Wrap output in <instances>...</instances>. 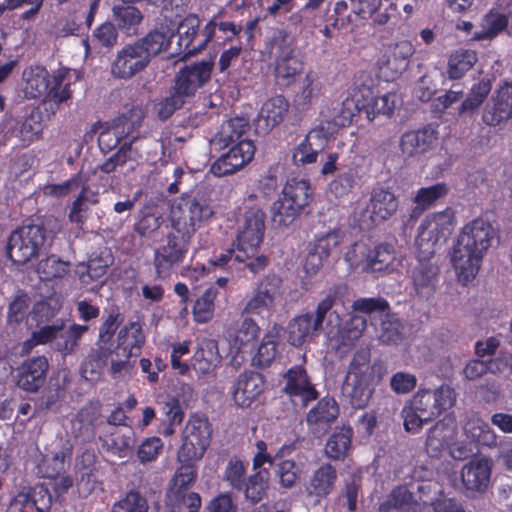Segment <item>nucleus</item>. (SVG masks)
Listing matches in <instances>:
<instances>
[{"label":"nucleus","instance_id":"nucleus-1","mask_svg":"<svg viewBox=\"0 0 512 512\" xmlns=\"http://www.w3.org/2000/svg\"><path fill=\"white\" fill-rule=\"evenodd\" d=\"M346 291L347 286L344 284L330 287L326 296L318 302L314 313H303L291 319L286 328L288 342L300 347L311 342L322 329H325L338 350L343 348L346 351L352 348L365 330L367 321L362 316L353 315L341 325L339 313L332 308Z\"/></svg>","mask_w":512,"mask_h":512},{"label":"nucleus","instance_id":"nucleus-2","mask_svg":"<svg viewBox=\"0 0 512 512\" xmlns=\"http://www.w3.org/2000/svg\"><path fill=\"white\" fill-rule=\"evenodd\" d=\"M494 237V228L482 218L474 219L462 228L451 258L460 283L465 285L476 277Z\"/></svg>","mask_w":512,"mask_h":512},{"label":"nucleus","instance_id":"nucleus-3","mask_svg":"<svg viewBox=\"0 0 512 512\" xmlns=\"http://www.w3.org/2000/svg\"><path fill=\"white\" fill-rule=\"evenodd\" d=\"M387 374L384 362L377 360L371 363V351L368 347L359 348L349 364L342 393L349 398L350 404L356 409L365 408L374 393L375 385Z\"/></svg>","mask_w":512,"mask_h":512},{"label":"nucleus","instance_id":"nucleus-4","mask_svg":"<svg viewBox=\"0 0 512 512\" xmlns=\"http://www.w3.org/2000/svg\"><path fill=\"white\" fill-rule=\"evenodd\" d=\"M172 37L173 32L169 29H155L135 42L124 45L112 62V75L129 79L143 71L153 57L168 50Z\"/></svg>","mask_w":512,"mask_h":512},{"label":"nucleus","instance_id":"nucleus-5","mask_svg":"<svg viewBox=\"0 0 512 512\" xmlns=\"http://www.w3.org/2000/svg\"><path fill=\"white\" fill-rule=\"evenodd\" d=\"M457 393L449 385L435 389H419L402 408L401 415L407 432H419L425 423L451 409Z\"/></svg>","mask_w":512,"mask_h":512},{"label":"nucleus","instance_id":"nucleus-6","mask_svg":"<svg viewBox=\"0 0 512 512\" xmlns=\"http://www.w3.org/2000/svg\"><path fill=\"white\" fill-rule=\"evenodd\" d=\"M265 232V213L261 208H247L238 221L234 246L237 247L236 260L246 262L245 266L254 274L262 271L268 263L264 255H257Z\"/></svg>","mask_w":512,"mask_h":512},{"label":"nucleus","instance_id":"nucleus-7","mask_svg":"<svg viewBox=\"0 0 512 512\" xmlns=\"http://www.w3.org/2000/svg\"><path fill=\"white\" fill-rule=\"evenodd\" d=\"M213 214L212 207L205 199L183 196L171 208L173 231L191 238L197 228Z\"/></svg>","mask_w":512,"mask_h":512},{"label":"nucleus","instance_id":"nucleus-8","mask_svg":"<svg viewBox=\"0 0 512 512\" xmlns=\"http://www.w3.org/2000/svg\"><path fill=\"white\" fill-rule=\"evenodd\" d=\"M46 242V230L41 224L23 225L12 232L7 254L15 264H25L39 256Z\"/></svg>","mask_w":512,"mask_h":512},{"label":"nucleus","instance_id":"nucleus-9","mask_svg":"<svg viewBox=\"0 0 512 512\" xmlns=\"http://www.w3.org/2000/svg\"><path fill=\"white\" fill-rule=\"evenodd\" d=\"M211 434V425L206 419L191 417L183 432V443L177 453L178 461L200 460L210 444Z\"/></svg>","mask_w":512,"mask_h":512},{"label":"nucleus","instance_id":"nucleus-10","mask_svg":"<svg viewBox=\"0 0 512 512\" xmlns=\"http://www.w3.org/2000/svg\"><path fill=\"white\" fill-rule=\"evenodd\" d=\"M191 238L177 234L172 230L167 236L166 243L154 252V268L158 278L170 277L174 268L185 258Z\"/></svg>","mask_w":512,"mask_h":512},{"label":"nucleus","instance_id":"nucleus-11","mask_svg":"<svg viewBox=\"0 0 512 512\" xmlns=\"http://www.w3.org/2000/svg\"><path fill=\"white\" fill-rule=\"evenodd\" d=\"M364 92H366V99L360 103L359 99H354L357 97V94L354 95L352 99L346 98L343 102V119H351L354 116L355 110L364 111L366 113L367 118L372 121L378 115H392L396 104H397V95L395 93H386L381 96H373L369 89H364L361 91V95L364 96Z\"/></svg>","mask_w":512,"mask_h":512},{"label":"nucleus","instance_id":"nucleus-12","mask_svg":"<svg viewBox=\"0 0 512 512\" xmlns=\"http://www.w3.org/2000/svg\"><path fill=\"white\" fill-rule=\"evenodd\" d=\"M282 297V279L277 275H267L254 289L245 303L242 313L261 315L275 308L276 302Z\"/></svg>","mask_w":512,"mask_h":512},{"label":"nucleus","instance_id":"nucleus-13","mask_svg":"<svg viewBox=\"0 0 512 512\" xmlns=\"http://www.w3.org/2000/svg\"><path fill=\"white\" fill-rule=\"evenodd\" d=\"M409 278L415 296L430 300L438 290L440 269L430 258L418 257L411 267Z\"/></svg>","mask_w":512,"mask_h":512},{"label":"nucleus","instance_id":"nucleus-14","mask_svg":"<svg viewBox=\"0 0 512 512\" xmlns=\"http://www.w3.org/2000/svg\"><path fill=\"white\" fill-rule=\"evenodd\" d=\"M398 204L397 197L390 189L374 188L370 193L369 203L359 215V220L367 226L381 223L396 213Z\"/></svg>","mask_w":512,"mask_h":512},{"label":"nucleus","instance_id":"nucleus-15","mask_svg":"<svg viewBox=\"0 0 512 512\" xmlns=\"http://www.w3.org/2000/svg\"><path fill=\"white\" fill-rule=\"evenodd\" d=\"M143 118V110L139 107H134L127 113L113 120L112 124L101 132L99 140L102 142H108L109 146H116L122 140L131 138L128 144H131L133 147V142L138 137L137 135H134V133L140 127ZM124 144H127V142Z\"/></svg>","mask_w":512,"mask_h":512},{"label":"nucleus","instance_id":"nucleus-16","mask_svg":"<svg viewBox=\"0 0 512 512\" xmlns=\"http://www.w3.org/2000/svg\"><path fill=\"white\" fill-rule=\"evenodd\" d=\"M212 68L211 61L183 67L175 76L173 88L186 100L193 97L210 80Z\"/></svg>","mask_w":512,"mask_h":512},{"label":"nucleus","instance_id":"nucleus-17","mask_svg":"<svg viewBox=\"0 0 512 512\" xmlns=\"http://www.w3.org/2000/svg\"><path fill=\"white\" fill-rule=\"evenodd\" d=\"M265 382L262 375L255 371H244L230 387V395L235 406L248 408L264 392Z\"/></svg>","mask_w":512,"mask_h":512},{"label":"nucleus","instance_id":"nucleus-18","mask_svg":"<svg viewBox=\"0 0 512 512\" xmlns=\"http://www.w3.org/2000/svg\"><path fill=\"white\" fill-rule=\"evenodd\" d=\"M252 141L243 139L221 155L211 166L210 171L217 177L233 174L247 165L254 157Z\"/></svg>","mask_w":512,"mask_h":512},{"label":"nucleus","instance_id":"nucleus-19","mask_svg":"<svg viewBox=\"0 0 512 512\" xmlns=\"http://www.w3.org/2000/svg\"><path fill=\"white\" fill-rule=\"evenodd\" d=\"M49 370L45 356H34L24 360L17 368L16 386L29 393H36L44 385Z\"/></svg>","mask_w":512,"mask_h":512},{"label":"nucleus","instance_id":"nucleus-20","mask_svg":"<svg viewBox=\"0 0 512 512\" xmlns=\"http://www.w3.org/2000/svg\"><path fill=\"white\" fill-rule=\"evenodd\" d=\"M455 227L454 211L447 208L428 215L418 228V241L431 242L432 245L446 238Z\"/></svg>","mask_w":512,"mask_h":512},{"label":"nucleus","instance_id":"nucleus-21","mask_svg":"<svg viewBox=\"0 0 512 512\" xmlns=\"http://www.w3.org/2000/svg\"><path fill=\"white\" fill-rule=\"evenodd\" d=\"M327 135L324 128L317 127L309 131L292 151V163L298 168L315 164L323 151Z\"/></svg>","mask_w":512,"mask_h":512},{"label":"nucleus","instance_id":"nucleus-22","mask_svg":"<svg viewBox=\"0 0 512 512\" xmlns=\"http://www.w3.org/2000/svg\"><path fill=\"white\" fill-rule=\"evenodd\" d=\"M482 118L489 126H497L512 118V81L505 83L493 93Z\"/></svg>","mask_w":512,"mask_h":512},{"label":"nucleus","instance_id":"nucleus-23","mask_svg":"<svg viewBox=\"0 0 512 512\" xmlns=\"http://www.w3.org/2000/svg\"><path fill=\"white\" fill-rule=\"evenodd\" d=\"M69 71L61 68L53 72V86L49 93L44 95L40 104L45 116L50 119L58 112L60 105L72 97Z\"/></svg>","mask_w":512,"mask_h":512},{"label":"nucleus","instance_id":"nucleus-24","mask_svg":"<svg viewBox=\"0 0 512 512\" xmlns=\"http://www.w3.org/2000/svg\"><path fill=\"white\" fill-rule=\"evenodd\" d=\"M493 461L481 456L471 459L461 470V478L468 490L483 492L490 483Z\"/></svg>","mask_w":512,"mask_h":512},{"label":"nucleus","instance_id":"nucleus-25","mask_svg":"<svg viewBox=\"0 0 512 512\" xmlns=\"http://www.w3.org/2000/svg\"><path fill=\"white\" fill-rule=\"evenodd\" d=\"M303 70V61L300 51L285 44L280 47L277 56L275 75L280 85L289 86Z\"/></svg>","mask_w":512,"mask_h":512},{"label":"nucleus","instance_id":"nucleus-26","mask_svg":"<svg viewBox=\"0 0 512 512\" xmlns=\"http://www.w3.org/2000/svg\"><path fill=\"white\" fill-rule=\"evenodd\" d=\"M414 52L415 49L412 43L407 40L391 45L388 50L387 59L381 68L385 77L394 80L405 72Z\"/></svg>","mask_w":512,"mask_h":512},{"label":"nucleus","instance_id":"nucleus-27","mask_svg":"<svg viewBox=\"0 0 512 512\" xmlns=\"http://www.w3.org/2000/svg\"><path fill=\"white\" fill-rule=\"evenodd\" d=\"M286 383L283 391L291 397H299L304 404L318 397L313 384L310 382L306 370L301 366L290 368L285 375Z\"/></svg>","mask_w":512,"mask_h":512},{"label":"nucleus","instance_id":"nucleus-28","mask_svg":"<svg viewBox=\"0 0 512 512\" xmlns=\"http://www.w3.org/2000/svg\"><path fill=\"white\" fill-rule=\"evenodd\" d=\"M249 128V122L244 117L231 118L222 123L217 133L210 140L215 150H222L234 146L240 141Z\"/></svg>","mask_w":512,"mask_h":512},{"label":"nucleus","instance_id":"nucleus-29","mask_svg":"<svg viewBox=\"0 0 512 512\" xmlns=\"http://www.w3.org/2000/svg\"><path fill=\"white\" fill-rule=\"evenodd\" d=\"M436 140V131L427 126L418 131L404 133L400 140V148L405 156L415 157L430 150Z\"/></svg>","mask_w":512,"mask_h":512},{"label":"nucleus","instance_id":"nucleus-30","mask_svg":"<svg viewBox=\"0 0 512 512\" xmlns=\"http://www.w3.org/2000/svg\"><path fill=\"white\" fill-rule=\"evenodd\" d=\"M463 432L471 443L489 448L498 446V436L494 430L475 413L466 416L463 424Z\"/></svg>","mask_w":512,"mask_h":512},{"label":"nucleus","instance_id":"nucleus-31","mask_svg":"<svg viewBox=\"0 0 512 512\" xmlns=\"http://www.w3.org/2000/svg\"><path fill=\"white\" fill-rule=\"evenodd\" d=\"M23 92L27 99H37L49 93L53 86V75L42 66H32L24 70Z\"/></svg>","mask_w":512,"mask_h":512},{"label":"nucleus","instance_id":"nucleus-32","mask_svg":"<svg viewBox=\"0 0 512 512\" xmlns=\"http://www.w3.org/2000/svg\"><path fill=\"white\" fill-rule=\"evenodd\" d=\"M90 175L88 174L83 185L79 187V193L69 210L68 218L72 223L82 225L89 216L90 207L99 203V193L89 185Z\"/></svg>","mask_w":512,"mask_h":512},{"label":"nucleus","instance_id":"nucleus-33","mask_svg":"<svg viewBox=\"0 0 512 512\" xmlns=\"http://www.w3.org/2000/svg\"><path fill=\"white\" fill-rule=\"evenodd\" d=\"M454 430L446 423L439 421L427 433L425 450L430 457L437 458L449 448Z\"/></svg>","mask_w":512,"mask_h":512},{"label":"nucleus","instance_id":"nucleus-34","mask_svg":"<svg viewBox=\"0 0 512 512\" xmlns=\"http://www.w3.org/2000/svg\"><path fill=\"white\" fill-rule=\"evenodd\" d=\"M337 478V471L331 464H322L310 478L308 493L319 498L326 497L334 489Z\"/></svg>","mask_w":512,"mask_h":512},{"label":"nucleus","instance_id":"nucleus-35","mask_svg":"<svg viewBox=\"0 0 512 512\" xmlns=\"http://www.w3.org/2000/svg\"><path fill=\"white\" fill-rule=\"evenodd\" d=\"M353 430L349 426L337 428L327 439L325 454L331 460H344L352 446Z\"/></svg>","mask_w":512,"mask_h":512},{"label":"nucleus","instance_id":"nucleus-36","mask_svg":"<svg viewBox=\"0 0 512 512\" xmlns=\"http://www.w3.org/2000/svg\"><path fill=\"white\" fill-rule=\"evenodd\" d=\"M140 158L141 154L131 144H123L115 154L100 166V169L107 174L117 171L118 168L125 169V172H131L135 170Z\"/></svg>","mask_w":512,"mask_h":512},{"label":"nucleus","instance_id":"nucleus-37","mask_svg":"<svg viewBox=\"0 0 512 512\" xmlns=\"http://www.w3.org/2000/svg\"><path fill=\"white\" fill-rule=\"evenodd\" d=\"M338 414L339 407L337 402L333 398L324 397L308 412L306 420L310 426L325 430L327 426L337 419Z\"/></svg>","mask_w":512,"mask_h":512},{"label":"nucleus","instance_id":"nucleus-38","mask_svg":"<svg viewBox=\"0 0 512 512\" xmlns=\"http://www.w3.org/2000/svg\"><path fill=\"white\" fill-rule=\"evenodd\" d=\"M289 104L283 96H275L268 99L259 113L258 126L264 124V130H271L278 125L288 111Z\"/></svg>","mask_w":512,"mask_h":512},{"label":"nucleus","instance_id":"nucleus-39","mask_svg":"<svg viewBox=\"0 0 512 512\" xmlns=\"http://www.w3.org/2000/svg\"><path fill=\"white\" fill-rule=\"evenodd\" d=\"M194 359V368L197 372L203 375L212 372L221 361L217 342L212 339H204L195 352Z\"/></svg>","mask_w":512,"mask_h":512},{"label":"nucleus","instance_id":"nucleus-40","mask_svg":"<svg viewBox=\"0 0 512 512\" xmlns=\"http://www.w3.org/2000/svg\"><path fill=\"white\" fill-rule=\"evenodd\" d=\"M401 262L391 245L380 244L371 250L369 271L390 273L397 270Z\"/></svg>","mask_w":512,"mask_h":512},{"label":"nucleus","instance_id":"nucleus-41","mask_svg":"<svg viewBox=\"0 0 512 512\" xmlns=\"http://www.w3.org/2000/svg\"><path fill=\"white\" fill-rule=\"evenodd\" d=\"M59 326L54 349L64 355L75 353L79 340L88 331V326L72 324L66 327L63 323H60Z\"/></svg>","mask_w":512,"mask_h":512},{"label":"nucleus","instance_id":"nucleus-42","mask_svg":"<svg viewBox=\"0 0 512 512\" xmlns=\"http://www.w3.org/2000/svg\"><path fill=\"white\" fill-rule=\"evenodd\" d=\"M145 343V336L142 327L138 322H129L118 332L117 344L120 348L128 351V355L139 356L142 346Z\"/></svg>","mask_w":512,"mask_h":512},{"label":"nucleus","instance_id":"nucleus-43","mask_svg":"<svg viewBox=\"0 0 512 512\" xmlns=\"http://www.w3.org/2000/svg\"><path fill=\"white\" fill-rule=\"evenodd\" d=\"M200 20L194 15L186 16L178 26L179 46L185 55L197 54V37Z\"/></svg>","mask_w":512,"mask_h":512},{"label":"nucleus","instance_id":"nucleus-44","mask_svg":"<svg viewBox=\"0 0 512 512\" xmlns=\"http://www.w3.org/2000/svg\"><path fill=\"white\" fill-rule=\"evenodd\" d=\"M282 197L303 211L311 200L312 188L307 180L292 178L285 184Z\"/></svg>","mask_w":512,"mask_h":512},{"label":"nucleus","instance_id":"nucleus-45","mask_svg":"<svg viewBox=\"0 0 512 512\" xmlns=\"http://www.w3.org/2000/svg\"><path fill=\"white\" fill-rule=\"evenodd\" d=\"M114 20L120 30L128 35L137 33L143 20L141 11L134 6H114L112 9Z\"/></svg>","mask_w":512,"mask_h":512},{"label":"nucleus","instance_id":"nucleus-46","mask_svg":"<svg viewBox=\"0 0 512 512\" xmlns=\"http://www.w3.org/2000/svg\"><path fill=\"white\" fill-rule=\"evenodd\" d=\"M260 328L251 318H245L235 329L228 331V337L237 350L253 344L258 337Z\"/></svg>","mask_w":512,"mask_h":512},{"label":"nucleus","instance_id":"nucleus-47","mask_svg":"<svg viewBox=\"0 0 512 512\" xmlns=\"http://www.w3.org/2000/svg\"><path fill=\"white\" fill-rule=\"evenodd\" d=\"M269 486V472L267 469H260L249 476L245 482V499L252 504H257L266 496Z\"/></svg>","mask_w":512,"mask_h":512},{"label":"nucleus","instance_id":"nucleus-48","mask_svg":"<svg viewBox=\"0 0 512 512\" xmlns=\"http://www.w3.org/2000/svg\"><path fill=\"white\" fill-rule=\"evenodd\" d=\"M301 213L300 209L281 196L271 206V221L275 227L287 228L295 222Z\"/></svg>","mask_w":512,"mask_h":512},{"label":"nucleus","instance_id":"nucleus-49","mask_svg":"<svg viewBox=\"0 0 512 512\" xmlns=\"http://www.w3.org/2000/svg\"><path fill=\"white\" fill-rule=\"evenodd\" d=\"M477 54L473 50L460 49L455 51L448 60V77L460 79L477 62Z\"/></svg>","mask_w":512,"mask_h":512},{"label":"nucleus","instance_id":"nucleus-50","mask_svg":"<svg viewBox=\"0 0 512 512\" xmlns=\"http://www.w3.org/2000/svg\"><path fill=\"white\" fill-rule=\"evenodd\" d=\"M502 364L503 361L501 356L487 361L478 357L476 359L469 360L465 364L462 373L465 379L474 381L481 378L488 372L493 374L500 372L502 370Z\"/></svg>","mask_w":512,"mask_h":512},{"label":"nucleus","instance_id":"nucleus-51","mask_svg":"<svg viewBox=\"0 0 512 512\" xmlns=\"http://www.w3.org/2000/svg\"><path fill=\"white\" fill-rule=\"evenodd\" d=\"M279 333L276 328L269 330L263 337L260 346L258 347L257 354L253 361L260 367H266L275 359L278 351Z\"/></svg>","mask_w":512,"mask_h":512},{"label":"nucleus","instance_id":"nucleus-52","mask_svg":"<svg viewBox=\"0 0 512 512\" xmlns=\"http://www.w3.org/2000/svg\"><path fill=\"white\" fill-rule=\"evenodd\" d=\"M124 315L118 306H111L107 317L99 327L97 346L109 345L118 327L123 323Z\"/></svg>","mask_w":512,"mask_h":512},{"label":"nucleus","instance_id":"nucleus-53","mask_svg":"<svg viewBox=\"0 0 512 512\" xmlns=\"http://www.w3.org/2000/svg\"><path fill=\"white\" fill-rule=\"evenodd\" d=\"M168 504L172 512H199L201 498L196 492L173 491L168 494Z\"/></svg>","mask_w":512,"mask_h":512},{"label":"nucleus","instance_id":"nucleus-54","mask_svg":"<svg viewBox=\"0 0 512 512\" xmlns=\"http://www.w3.org/2000/svg\"><path fill=\"white\" fill-rule=\"evenodd\" d=\"M415 502L412 493L404 486L394 489L388 498L380 504L379 511L392 512L393 510L410 511Z\"/></svg>","mask_w":512,"mask_h":512},{"label":"nucleus","instance_id":"nucleus-55","mask_svg":"<svg viewBox=\"0 0 512 512\" xmlns=\"http://www.w3.org/2000/svg\"><path fill=\"white\" fill-rule=\"evenodd\" d=\"M216 297L217 290L208 288L197 298L193 306V316L197 323H207L213 318L215 311L214 301Z\"/></svg>","mask_w":512,"mask_h":512},{"label":"nucleus","instance_id":"nucleus-56","mask_svg":"<svg viewBox=\"0 0 512 512\" xmlns=\"http://www.w3.org/2000/svg\"><path fill=\"white\" fill-rule=\"evenodd\" d=\"M134 444V432L131 429H127L125 432L116 430L111 433L104 441V446L107 450L119 457H125L132 450Z\"/></svg>","mask_w":512,"mask_h":512},{"label":"nucleus","instance_id":"nucleus-57","mask_svg":"<svg viewBox=\"0 0 512 512\" xmlns=\"http://www.w3.org/2000/svg\"><path fill=\"white\" fill-rule=\"evenodd\" d=\"M321 91V82L314 72H308L303 79L301 90L295 96L298 107L305 109L317 98Z\"/></svg>","mask_w":512,"mask_h":512},{"label":"nucleus","instance_id":"nucleus-58","mask_svg":"<svg viewBox=\"0 0 512 512\" xmlns=\"http://www.w3.org/2000/svg\"><path fill=\"white\" fill-rule=\"evenodd\" d=\"M105 357L106 354L102 352L100 346L92 349L82 364V376L88 381L98 380L103 368L107 365Z\"/></svg>","mask_w":512,"mask_h":512},{"label":"nucleus","instance_id":"nucleus-59","mask_svg":"<svg viewBox=\"0 0 512 512\" xmlns=\"http://www.w3.org/2000/svg\"><path fill=\"white\" fill-rule=\"evenodd\" d=\"M376 331L378 339L383 344L397 345L403 339L402 325L395 317L386 316Z\"/></svg>","mask_w":512,"mask_h":512},{"label":"nucleus","instance_id":"nucleus-60","mask_svg":"<svg viewBox=\"0 0 512 512\" xmlns=\"http://www.w3.org/2000/svg\"><path fill=\"white\" fill-rule=\"evenodd\" d=\"M491 91V82L489 79H482L475 84L467 98L459 107V113H469L477 109Z\"/></svg>","mask_w":512,"mask_h":512},{"label":"nucleus","instance_id":"nucleus-61","mask_svg":"<svg viewBox=\"0 0 512 512\" xmlns=\"http://www.w3.org/2000/svg\"><path fill=\"white\" fill-rule=\"evenodd\" d=\"M181 466L176 470L171 480L170 492L185 491L193 485L197 478L195 461H179Z\"/></svg>","mask_w":512,"mask_h":512},{"label":"nucleus","instance_id":"nucleus-62","mask_svg":"<svg viewBox=\"0 0 512 512\" xmlns=\"http://www.w3.org/2000/svg\"><path fill=\"white\" fill-rule=\"evenodd\" d=\"M70 263L63 261L56 255H51L38 264V273L42 279L52 280L64 277L69 271Z\"/></svg>","mask_w":512,"mask_h":512},{"label":"nucleus","instance_id":"nucleus-63","mask_svg":"<svg viewBox=\"0 0 512 512\" xmlns=\"http://www.w3.org/2000/svg\"><path fill=\"white\" fill-rule=\"evenodd\" d=\"M247 465L238 457L229 459L224 470L223 479L228 482L229 486L236 490L244 489Z\"/></svg>","mask_w":512,"mask_h":512},{"label":"nucleus","instance_id":"nucleus-64","mask_svg":"<svg viewBox=\"0 0 512 512\" xmlns=\"http://www.w3.org/2000/svg\"><path fill=\"white\" fill-rule=\"evenodd\" d=\"M147 499L139 491L131 490L124 498L116 502L111 512H147Z\"/></svg>","mask_w":512,"mask_h":512}]
</instances>
